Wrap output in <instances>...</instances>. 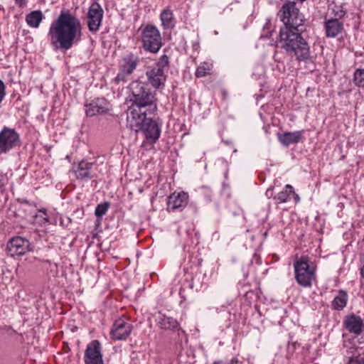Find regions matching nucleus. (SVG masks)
Wrapping results in <instances>:
<instances>
[{"label": "nucleus", "mask_w": 364, "mask_h": 364, "mask_svg": "<svg viewBox=\"0 0 364 364\" xmlns=\"http://www.w3.org/2000/svg\"><path fill=\"white\" fill-rule=\"evenodd\" d=\"M277 16L284 26L279 31V43L286 53L298 61L312 62L310 46L302 36L305 18L296 3L287 1L278 11Z\"/></svg>", "instance_id": "1"}, {"label": "nucleus", "mask_w": 364, "mask_h": 364, "mask_svg": "<svg viewBox=\"0 0 364 364\" xmlns=\"http://www.w3.org/2000/svg\"><path fill=\"white\" fill-rule=\"evenodd\" d=\"M80 19L70 10H62L50 24L48 32L50 45L55 50L67 51L82 39Z\"/></svg>", "instance_id": "2"}, {"label": "nucleus", "mask_w": 364, "mask_h": 364, "mask_svg": "<svg viewBox=\"0 0 364 364\" xmlns=\"http://www.w3.org/2000/svg\"><path fill=\"white\" fill-rule=\"evenodd\" d=\"M129 95L131 105L127 112V122L133 127L138 125L143 114H155L157 110L156 92L151 91L148 85L135 80L130 83Z\"/></svg>", "instance_id": "3"}, {"label": "nucleus", "mask_w": 364, "mask_h": 364, "mask_svg": "<svg viewBox=\"0 0 364 364\" xmlns=\"http://www.w3.org/2000/svg\"><path fill=\"white\" fill-rule=\"evenodd\" d=\"M294 279L301 287L311 288L316 282V264L307 255L296 257L294 261Z\"/></svg>", "instance_id": "4"}, {"label": "nucleus", "mask_w": 364, "mask_h": 364, "mask_svg": "<svg viewBox=\"0 0 364 364\" xmlns=\"http://www.w3.org/2000/svg\"><path fill=\"white\" fill-rule=\"evenodd\" d=\"M154 114H143L140 122L136 127H133L130 122H127L128 127L134 132L142 131L148 142L155 144L161 135V127L156 120L152 119Z\"/></svg>", "instance_id": "5"}, {"label": "nucleus", "mask_w": 364, "mask_h": 364, "mask_svg": "<svg viewBox=\"0 0 364 364\" xmlns=\"http://www.w3.org/2000/svg\"><path fill=\"white\" fill-rule=\"evenodd\" d=\"M141 41L145 50L156 53L162 46L161 36L158 28L151 24L141 28Z\"/></svg>", "instance_id": "6"}, {"label": "nucleus", "mask_w": 364, "mask_h": 364, "mask_svg": "<svg viewBox=\"0 0 364 364\" xmlns=\"http://www.w3.org/2000/svg\"><path fill=\"white\" fill-rule=\"evenodd\" d=\"M20 145L19 134L14 129L4 127L0 132V155L8 154Z\"/></svg>", "instance_id": "7"}, {"label": "nucleus", "mask_w": 364, "mask_h": 364, "mask_svg": "<svg viewBox=\"0 0 364 364\" xmlns=\"http://www.w3.org/2000/svg\"><path fill=\"white\" fill-rule=\"evenodd\" d=\"M139 63V58L133 53H129L124 56L119 64V70L115 77V80L117 82L127 81L129 76L136 68Z\"/></svg>", "instance_id": "8"}, {"label": "nucleus", "mask_w": 364, "mask_h": 364, "mask_svg": "<svg viewBox=\"0 0 364 364\" xmlns=\"http://www.w3.org/2000/svg\"><path fill=\"white\" fill-rule=\"evenodd\" d=\"M104 11L96 1L91 4L87 14V25L89 31L96 33L99 31L103 18Z\"/></svg>", "instance_id": "9"}, {"label": "nucleus", "mask_w": 364, "mask_h": 364, "mask_svg": "<svg viewBox=\"0 0 364 364\" xmlns=\"http://www.w3.org/2000/svg\"><path fill=\"white\" fill-rule=\"evenodd\" d=\"M83 360L85 364H104L102 348L99 341L93 340L87 345Z\"/></svg>", "instance_id": "10"}, {"label": "nucleus", "mask_w": 364, "mask_h": 364, "mask_svg": "<svg viewBox=\"0 0 364 364\" xmlns=\"http://www.w3.org/2000/svg\"><path fill=\"white\" fill-rule=\"evenodd\" d=\"M97 164L96 162H89L86 160L80 161L74 168L73 172L77 179L82 181H87L88 179L96 178L97 175L96 171Z\"/></svg>", "instance_id": "11"}, {"label": "nucleus", "mask_w": 364, "mask_h": 364, "mask_svg": "<svg viewBox=\"0 0 364 364\" xmlns=\"http://www.w3.org/2000/svg\"><path fill=\"white\" fill-rule=\"evenodd\" d=\"M6 250L11 257L23 255L31 250L30 242L21 237H14L8 242Z\"/></svg>", "instance_id": "12"}, {"label": "nucleus", "mask_w": 364, "mask_h": 364, "mask_svg": "<svg viewBox=\"0 0 364 364\" xmlns=\"http://www.w3.org/2000/svg\"><path fill=\"white\" fill-rule=\"evenodd\" d=\"M132 331V326L123 318L114 321L111 329V337L114 340H126Z\"/></svg>", "instance_id": "13"}, {"label": "nucleus", "mask_w": 364, "mask_h": 364, "mask_svg": "<svg viewBox=\"0 0 364 364\" xmlns=\"http://www.w3.org/2000/svg\"><path fill=\"white\" fill-rule=\"evenodd\" d=\"M323 28L326 36L329 38H339L345 33L343 22L338 19H333V18H325Z\"/></svg>", "instance_id": "14"}, {"label": "nucleus", "mask_w": 364, "mask_h": 364, "mask_svg": "<svg viewBox=\"0 0 364 364\" xmlns=\"http://www.w3.org/2000/svg\"><path fill=\"white\" fill-rule=\"evenodd\" d=\"M188 195L186 193H173L168 198L167 210L168 212L181 211L188 204Z\"/></svg>", "instance_id": "15"}, {"label": "nucleus", "mask_w": 364, "mask_h": 364, "mask_svg": "<svg viewBox=\"0 0 364 364\" xmlns=\"http://www.w3.org/2000/svg\"><path fill=\"white\" fill-rule=\"evenodd\" d=\"M85 113L88 117L102 114L109 109L108 101L103 97H98L92 100L90 103L85 105Z\"/></svg>", "instance_id": "16"}, {"label": "nucleus", "mask_w": 364, "mask_h": 364, "mask_svg": "<svg viewBox=\"0 0 364 364\" xmlns=\"http://www.w3.org/2000/svg\"><path fill=\"white\" fill-rule=\"evenodd\" d=\"M343 326L350 333L358 336L363 332L364 323L360 316L352 314L345 316Z\"/></svg>", "instance_id": "17"}, {"label": "nucleus", "mask_w": 364, "mask_h": 364, "mask_svg": "<svg viewBox=\"0 0 364 364\" xmlns=\"http://www.w3.org/2000/svg\"><path fill=\"white\" fill-rule=\"evenodd\" d=\"M149 82L156 89L164 85L166 75L164 70L161 68L153 67L146 73Z\"/></svg>", "instance_id": "18"}, {"label": "nucleus", "mask_w": 364, "mask_h": 364, "mask_svg": "<svg viewBox=\"0 0 364 364\" xmlns=\"http://www.w3.org/2000/svg\"><path fill=\"white\" fill-rule=\"evenodd\" d=\"M304 130L296 131L293 132H287L283 134H278L279 141L284 146H288L291 144H297L301 141Z\"/></svg>", "instance_id": "19"}, {"label": "nucleus", "mask_w": 364, "mask_h": 364, "mask_svg": "<svg viewBox=\"0 0 364 364\" xmlns=\"http://www.w3.org/2000/svg\"><path fill=\"white\" fill-rule=\"evenodd\" d=\"M157 323L163 329H176L178 326V321L172 317L159 314L156 318Z\"/></svg>", "instance_id": "20"}, {"label": "nucleus", "mask_w": 364, "mask_h": 364, "mask_svg": "<svg viewBox=\"0 0 364 364\" xmlns=\"http://www.w3.org/2000/svg\"><path fill=\"white\" fill-rule=\"evenodd\" d=\"M161 25L164 29L173 28L175 26L176 20L172 11L169 9H164L160 14Z\"/></svg>", "instance_id": "21"}, {"label": "nucleus", "mask_w": 364, "mask_h": 364, "mask_svg": "<svg viewBox=\"0 0 364 364\" xmlns=\"http://www.w3.org/2000/svg\"><path fill=\"white\" fill-rule=\"evenodd\" d=\"M44 16L40 10L31 11L26 16V21L27 24L30 27L36 28H38Z\"/></svg>", "instance_id": "22"}, {"label": "nucleus", "mask_w": 364, "mask_h": 364, "mask_svg": "<svg viewBox=\"0 0 364 364\" xmlns=\"http://www.w3.org/2000/svg\"><path fill=\"white\" fill-rule=\"evenodd\" d=\"M347 301V294L344 291L341 290L331 302L332 309L341 311L346 306Z\"/></svg>", "instance_id": "23"}, {"label": "nucleus", "mask_w": 364, "mask_h": 364, "mask_svg": "<svg viewBox=\"0 0 364 364\" xmlns=\"http://www.w3.org/2000/svg\"><path fill=\"white\" fill-rule=\"evenodd\" d=\"M213 65L211 62L204 61L196 68L195 75L196 77H203L213 73Z\"/></svg>", "instance_id": "24"}, {"label": "nucleus", "mask_w": 364, "mask_h": 364, "mask_svg": "<svg viewBox=\"0 0 364 364\" xmlns=\"http://www.w3.org/2000/svg\"><path fill=\"white\" fill-rule=\"evenodd\" d=\"M291 193H294V188L291 185L287 184L285 186L284 190L280 191L273 198L277 203H287L289 200Z\"/></svg>", "instance_id": "25"}, {"label": "nucleus", "mask_w": 364, "mask_h": 364, "mask_svg": "<svg viewBox=\"0 0 364 364\" xmlns=\"http://www.w3.org/2000/svg\"><path fill=\"white\" fill-rule=\"evenodd\" d=\"M329 9L331 10V14L334 17H332L333 19H338L341 20L343 18L346 14V11L344 9L343 5H336L334 4L331 8L329 7Z\"/></svg>", "instance_id": "26"}, {"label": "nucleus", "mask_w": 364, "mask_h": 364, "mask_svg": "<svg viewBox=\"0 0 364 364\" xmlns=\"http://www.w3.org/2000/svg\"><path fill=\"white\" fill-rule=\"evenodd\" d=\"M353 82L359 87H364V69H356L353 75Z\"/></svg>", "instance_id": "27"}, {"label": "nucleus", "mask_w": 364, "mask_h": 364, "mask_svg": "<svg viewBox=\"0 0 364 364\" xmlns=\"http://www.w3.org/2000/svg\"><path fill=\"white\" fill-rule=\"evenodd\" d=\"M356 350V348L354 347H350L349 350H348V353L352 354V356L350 358L347 364H364V358L360 356H354V351Z\"/></svg>", "instance_id": "28"}, {"label": "nucleus", "mask_w": 364, "mask_h": 364, "mask_svg": "<svg viewBox=\"0 0 364 364\" xmlns=\"http://www.w3.org/2000/svg\"><path fill=\"white\" fill-rule=\"evenodd\" d=\"M109 203L105 202L97 205L95 211V214L97 218L102 217L108 210Z\"/></svg>", "instance_id": "29"}, {"label": "nucleus", "mask_w": 364, "mask_h": 364, "mask_svg": "<svg viewBox=\"0 0 364 364\" xmlns=\"http://www.w3.org/2000/svg\"><path fill=\"white\" fill-rule=\"evenodd\" d=\"M168 57L166 55H163L154 67L161 68L162 70H164V68L168 65Z\"/></svg>", "instance_id": "30"}, {"label": "nucleus", "mask_w": 364, "mask_h": 364, "mask_svg": "<svg viewBox=\"0 0 364 364\" xmlns=\"http://www.w3.org/2000/svg\"><path fill=\"white\" fill-rule=\"evenodd\" d=\"M8 182L6 174L0 171V187L4 186Z\"/></svg>", "instance_id": "31"}, {"label": "nucleus", "mask_w": 364, "mask_h": 364, "mask_svg": "<svg viewBox=\"0 0 364 364\" xmlns=\"http://www.w3.org/2000/svg\"><path fill=\"white\" fill-rule=\"evenodd\" d=\"M15 4L20 8H23L26 6V0H14Z\"/></svg>", "instance_id": "32"}, {"label": "nucleus", "mask_w": 364, "mask_h": 364, "mask_svg": "<svg viewBox=\"0 0 364 364\" xmlns=\"http://www.w3.org/2000/svg\"><path fill=\"white\" fill-rule=\"evenodd\" d=\"M267 197L268 198H272L273 197V194H274V192H273V188H269L267 191H266V193H265Z\"/></svg>", "instance_id": "33"}, {"label": "nucleus", "mask_w": 364, "mask_h": 364, "mask_svg": "<svg viewBox=\"0 0 364 364\" xmlns=\"http://www.w3.org/2000/svg\"><path fill=\"white\" fill-rule=\"evenodd\" d=\"M238 363H239L238 359L237 358H233L231 359L229 364H238Z\"/></svg>", "instance_id": "34"}, {"label": "nucleus", "mask_w": 364, "mask_h": 364, "mask_svg": "<svg viewBox=\"0 0 364 364\" xmlns=\"http://www.w3.org/2000/svg\"><path fill=\"white\" fill-rule=\"evenodd\" d=\"M360 274H361L362 277L364 278V263H363V267L360 269Z\"/></svg>", "instance_id": "35"}, {"label": "nucleus", "mask_w": 364, "mask_h": 364, "mask_svg": "<svg viewBox=\"0 0 364 364\" xmlns=\"http://www.w3.org/2000/svg\"><path fill=\"white\" fill-rule=\"evenodd\" d=\"M40 213H43V215H47V212H46V209H41L39 210Z\"/></svg>", "instance_id": "36"}, {"label": "nucleus", "mask_w": 364, "mask_h": 364, "mask_svg": "<svg viewBox=\"0 0 364 364\" xmlns=\"http://www.w3.org/2000/svg\"><path fill=\"white\" fill-rule=\"evenodd\" d=\"M211 364H223L222 361L220 360H218V361H214L213 363Z\"/></svg>", "instance_id": "37"}, {"label": "nucleus", "mask_w": 364, "mask_h": 364, "mask_svg": "<svg viewBox=\"0 0 364 364\" xmlns=\"http://www.w3.org/2000/svg\"><path fill=\"white\" fill-rule=\"evenodd\" d=\"M44 220L46 221V222H48V219L47 218H44Z\"/></svg>", "instance_id": "38"}]
</instances>
